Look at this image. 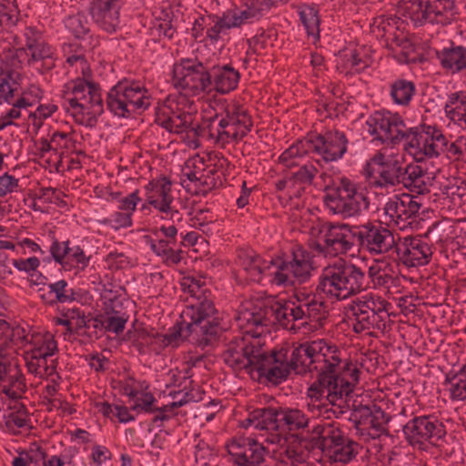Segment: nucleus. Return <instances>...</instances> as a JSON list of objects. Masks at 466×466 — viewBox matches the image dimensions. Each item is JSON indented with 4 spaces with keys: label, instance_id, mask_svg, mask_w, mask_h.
Wrapping results in <instances>:
<instances>
[{
    "label": "nucleus",
    "instance_id": "nucleus-1",
    "mask_svg": "<svg viewBox=\"0 0 466 466\" xmlns=\"http://www.w3.org/2000/svg\"><path fill=\"white\" fill-rule=\"evenodd\" d=\"M216 312L214 303L204 299L184 312L190 318V322H177L167 333L157 334L154 339L164 348H177L186 340L196 347H218L220 328L215 317Z\"/></svg>",
    "mask_w": 466,
    "mask_h": 466
},
{
    "label": "nucleus",
    "instance_id": "nucleus-2",
    "mask_svg": "<svg viewBox=\"0 0 466 466\" xmlns=\"http://www.w3.org/2000/svg\"><path fill=\"white\" fill-rule=\"evenodd\" d=\"M366 287L364 271L350 261L339 259L323 269L317 291L345 299L361 292Z\"/></svg>",
    "mask_w": 466,
    "mask_h": 466
},
{
    "label": "nucleus",
    "instance_id": "nucleus-3",
    "mask_svg": "<svg viewBox=\"0 0 466 466\" xmlns=\"http://www.w3.org/2000/svg\"><path fill=\"white\" fill-rule=\"evenodd\" d=\"M327 208L336 215L348 218L360 215L370 208V199L348 178H341L339 185L332 187L324 197Z\"/></svg>",
    "mask_w": 466,
    "mask_h": 466
},
{
    "label": "nucleus",
    "instance_id": "nucleus-4",
    "mask_svg": "<svg viewBox=\"0 0 466 466\" xmlns=\"http://www.w3.org/2000/svg\"><path fill=\"white\" fill-rule=\"evenodd\" d=\"M282 352L260 351L257 354L254 372L258 375V381L278 386L288 379L291 370L303 374L304 370L299 369V352L293 351L289 361Z\"/></svg>",
    "mask_w": 466,
    "mask_h": 466
},
{
    "label": "nucleus",
    "instance_id": "nucleus-5",
    "mask_svg": "<svg viewBox=\"0 0 466 466\" xmlns=\"http://www.w3.org/2000/svg\"><path fill=\"white\" fill-rule=\"evenodd\" d=\"M147 90L137 82H118L107 93L106 105L116 116L126 117L150 106Z\"/></svg>",
    "mask_w": 466,
    "mask_h": 466
},
{
    "label": "nucleus",
    "instance_id": "nucleus-6",
    "mask_svg": "<svg viewBox=\"0 0 466 466\" xmlns=\"http://www.w3.org/2000/svg\"><path fill=\"white\" fill-rule=\"evenodd\" d=\"M410 137L404 148L417 162L438 157L441 153L443 134L434 126L420 125L410 128Z\"/></svg>",
    "mask_w": 466,
    "mask_h": 466
},
{
    "label": "nucleus",
    "instance_id": "nucleus-7",
    "mask_svg": "<svg viewBox=\"0 0 466 466\" xmlns=\"http://www.w3.org/2000/svg\"><path fill=\"white\" fill-rule=\"evenodd\" d=\"M402 431L408 443L419 449H422L426 443L438 445L446 435L443 423L431 415L412 418L403 426Z\"/></svg>",
    "mask_w": 466,
    "mask_h": 466
},
{
    "label": "nucleus",
    "instance_id": "nucleus-8",
    "mask_svg": "<svg viewBox=\"0 0 466 466\" xmlns=\"http://www.w3.org/2000/svg\"><path fill=\"white\" fill-rule=\"evenodd\" d=\"M173 81L175 86L183 89H189L194 94L210 91L213 87L211 69H208L202 63L189 59L182 60L173 68Z\"/></svg>",
    "mask_w": 466,
    "mask_h": 466
},
{
    "label": "nucleus",
    "instance_id": "nucleus-9",
    "mask_svg": "<svg viewBox=\"0 0 466 466\" xmlns=\"http://www.w3.org/2000/svg\"><path fill=\"white\" fill-rule=\"evenodd\" d=\"M356 246L371 254H384L394 251L395 239L391 231L371 222L355 228Z\"/></svg>",
    "mask_w": 466,
    "mask_h": 466
},
{
    "label": "nucleus",
    "instance_id": "nucleus-10",
    "mask_svg": "<svg viewBox=\"0 0 466 466\" xmlns=\"http://www.w3.org/2000/svg\"><path fill=\"white\" fill-rule=\"evenodd\" d=\"M325 433L324 455L332 462L348 464L357 457L362 449L359 442L338 428L328 426Z\"/></svg>",
    "mask_w": 466,
    "mask_h": 466
},
{
    "label": "nucleus",
    "instance_id": "nucleus-11",
    "mask_svg": "<svg viewBox=\"0 0 466 466\" xmlns=\"http://www.w3.org/2000/svg\"><path fill=\"white\" fill-rule=\"evenodd\" d=\"M5 60H8L11 66L17 69L26 60L29 65H35V68L42 73L55 66L50 47L42 41L30 38L26 40L25 47L17 48L15 53L5 55Z\"/></svg>",
    "mask_w": 466,
    "mask_h": 466
},
{
    "label": "nucleus",
    "instance_id": "nucleus-12",
    "mask_svg": "<svg viewBox=\"0 0 466 466\" xmlns=\"http://www.w3.org/2000/svg\"><path fill=\"white\" fill-rule=\"evenodd\" d=\"M306 150L315 152L326 162L337 161L347 152L348 139L343 132L337 129L318 135L314 138L304 139Z\"/></svg>",
    "mask_w": 466,
    "mask_h": 466
},
{
    "label": "nucleus",
    "instance_id": "nucleus-13",
    "mask_svg": "<svg viewBox=\"0 0 466 466\" xmlns=\"http://www.w3.org/2000/svg\"><path fill=\"white\" fill-rule=\"evenodd\" d=\"M368 176L374 177V185L379 187L398 186L403 181L402 164L395 158L377 153L367 165Z\"/></svg>",
    "mask_w": 466,
    "mask_h": 466
},
{
    "label": "nucleus",
    "instance_id": "nucleus-14",
    "mask_svg": "<svg viewBox=\"0 0 466 466\" xmlns=\"http://www.w3.org/2000/svg\"><path fill=\"white\" fill-rule=\"evenodd\" d=\"M320 233H323L322 240L326 243L328 255L346 254L356 247L355 230L348 225L326 223L322 225Z\"/></svg>",
    "mask_w": 466,
    "mask_h": 466
},
{
    "label": "nucleus",
    "instance_id": "nucleus-15",
    "mask_svg": "<svg viewBox=\"0 0 466 466\" xmlns=\"http://www.w3.org/2000/svg\"><path fill=\"white\" fill-rule=\"evenodd\" d=\"M394 252L407 267L427 265L433 253L431 245L419 236L404 238L400 244L395 245Z\"/></svg>",
    "mask_w": 466,
    "mask_h": 466
},
{
    "label": "nucleus",
    "instance_id": "nucleus-16",
    "mask_svg": "<svg viewBox=\"0 0 466 466\" xmlns=\"http://www.w3.org/2000/svg\"><path fill=\"white\" fill-rule=\"evenodd\" d=\"M228 452L238 466H258L264 461L265 447L252 438H238L227 445Z\"/></svg>",
    "mask_w": 466,
    "mask_h": 466
},
{
    "label": "nucleus",
    "instance_id": "nucleus-17",
    "mask_svg": "<svg viewBox=\"0 0 466 466\" xmlns=\"http://www.w3.org/2000/svg\"><path fill=\"white\" fill-rule=\"evenodd\" d=\"M352 312L355 317L353 329L356 332H362L365 329H380V323L387 317L384 306L377 303L374 299L360 301L352 307Z\"/></svg>",
    "mask_w": 466,
    "mask_h": 466
},
{
    "label": "nucleus",
    "instance_id": "nucleus-18",
    "mask_svg": "<svg viewBox=\"0 0 466 466\" xmlns=\"http://www.w3.org/2000/svg\"><path fill=\"white\" fill-rule=\"evenodd\" d=\"M292 261L281 262L278 266V270L274 273L273 282L276 285L283 287H292L304 282L310 275L312 268L310 262L304 258H299L298 255L293 254Z\"/></svg>",
    "mask_w": 466,
    "mask_h": 466
},
{
    "label": "nucleus",
    "instance_id": "nucleus-19",
    "mask_svg": "<svg viewBox=\"0 0 466 466\" xmlns=\"http://www.w3.org/2000/svg\"><path fill=\"white\" fill-rule=\"evenodd\" d=\"M1 334H5L9 342L5 340L0 344V350H4L8 347H16L17 349L23 348L28 342L26 336H25V330L19 327L15 329H5L1 331ZM33 345L32 350H57L56 341L54 339L53 335L50 333L34 334L31 336L29 341Z\"/></svg>",
    "mask_w": 466,
    "mask_h": 466
},
{
    "label": "nucleus",
    "instance_id": "nucleus-20",
    "mask_svg": "<svg viewBox=\"0 0 466 466\" xmlns=\"http://www.w3.org/2000/svg\"><path fill=\"white\" fill-rule=\"evenodd\" d=\"M421 207L410 195L404 194L401 198L394 197L386 202L384 213L390 221L404 227L409 218L415 217Z\"/></svg>",
    "mask_w": 466,
    "mask_h": 466
},
{
    "label": "nucleus",
    "instance_id": "nucleus-21",
    "mask_svg": "<svg viewBox=\"0 0 466 466\" xmlns=\"http://www.w3.org/2000/svg\"><path fill=\"white\" fill-rule=\"evenodd\" d=\"M299 352V369H303V374L307 372L318 371L319 375H328L330 372H334L336 368L339 369L341 360L337 355H331L323 353L322 351H304V359L301 360L302 356L300 351Z\"/></svg>",
    "mask_w": 466,
    "mask_h": 466
},
{
    "label": "nucleus",
    "instance_id": "nucleus-22",
    "mask_svg": "<svg viewBox=\"0 0 466 466\" xmlns=\"http://www.w3.org/2000/svg\"><path fill=\"white\" fill-rule=\"evenodd\" d=\"M360 423L367 426L368 435L372 439H378L381 435H388L387 424L390 420L380 406L373 404L371 406H362L360 409Z\"/></svg>",
    "mask_w": 466,
    "mask_h": 466
},
{
    "label": "nucleus",
    "instance_id": "nucleus-23",
    "mask_svg": "<svg viewBox=\"0 0 466 466\" xmlns=\"http://www.w3.org/2000/svg\"><path fill=\"white\" fill-rule=\"evenodd\" d=\"M249 321H252L254 325L261 326H268L269 323L278 322L284 329L290 330L297 329L294 323H292L291 326L289 325V322H292L289 314V303L280 304L279 302H276L271 306H268L265 308L263 313L257 312L253 314Z\"/></svg>",
    "mask_w": 466,
    "mask_h": 466
},
{
    "label": "nucleus",
    "instance_id": "nucleus-24",
    "mask_svg": "<svg viewBox=\"0 0 466 466\" xmlns=\"http://www.w3.org/2000/svg\"><path fill=\"white\" fill-rule=\"evenodd\" d=\"M227 116H228V121H230L231 127H234V130H218V140L228 137L236 141L240 140L250 131L253 126L251 117L247 111L238 106H234L231 110L227 108Z\"/></svg>",
    "mask_w": 466,
    "mask_h": 466
},
{
    "label": "nucleus",
    "instance_id": "nucleus-25",
    "mask_svg": "<svg viewBox=\"0 0 466 466\" xmlns=\"http://www.w3.org/2000/svg\"><path fill=\"white\" fill-rule=\"evenodd\" d=\"M325 377V385L327 389V400L329 402L335 406L337 401H343V397L348 398L354 390L355 384L350 383L349 378H344L337 374V370L328 375L323 374ZM338 407L342 408V404L339 403Z\"/></svg>",
    "mask_w": 466,
    "mask_h": 466
},
{
    "label": "nucleus",
    "instance_id": "nucleus-26",
    "mask_svg": "<svg viewBox=\"0 0 466 466\" xmlns=\"http://www.w3.org/2000/svg\"><path fill=\"white\" fill-rule=\"evenodd\" d=\"M37 292L42 301L49 306L65 304L76 299L75 291L68 287L65 279L44 285L37 289Z\"/></svg>",
    "mask_w": 466,
    "mask_h": 466
},
{
    "label": "nucleus",
    "instance_id": "nucleus-27",
    "mask_svg": "<svg viewBox=\"0 0 466 466\" xmlns=\"http://www.w3.org/2000/svg\"><path fill=\"white\" fill-rule=\"evenodd\" d=\"M428 22L446 25L455 19V5L452 0H429Z\"/></svg>",
    "mask_w": 466,
    "mask_h": 466
},
{
    "label": "nucleus",
    "instance_id": "nucleus-28",
    "mask_svg": "<svg viewBox=\"0 0 466 466\" xmlns=\"http://www.w3.org/2000/svg\"><path fill=\"white\" fill-rule=\"evenodd\" d=\"M239 74L229 66H213L211 68V80L215 89L222 94L228 93L238 86Z\"/></svg>",
    "mask_w": 466,
    "mask_h": 466
},
{
    "label": "nucleus",
    "instance_id": "nucleus-29",
    "mask_svg": "<svg viewBox=\"0 0 466 466\" xmlns=\"http://www.w3.org/2000/svg\"><path fill=\"white\" fill-rule=\"evenodd\" d=\"M246 9L241 11H233V25L236 27L248 23V21L258 18L261 13L269 9L271 0H240Z\"/></svg>",
    "mask_w": 466,
    "mask_h": 466
},
{
    "label": "nucleus",
    "instance_id": "nucleus-30",
    "mask_svg": "<svg viewBox=\"0 0 466 466\" xmlns=\"http://www.w3.org/2000/svg\"><path fill=\"white\" fill-rule=\"evenodd\" d=\"M444 110L451 121L461 127H466V91L451 94Z\"/></svg>",
    "mask_w": 466,
    "mask_h": 466
},
{
    "label": "nucleus",
    "instance_id": "nucleus-31",
    "mask_svg": "<svg viewBox=\"0 0 466 466\" xmlns=\"http://www.w3.org/2000/svg\"><path fill=\"white\" fill-rule=\"evenodd\" d=\"M258 353L260 351H224L222 358L234 370H246L253 376Z\"/></svg>",
    "mask_w": 466,
    "mask_h": 466
},
{
    "label": "nucleus",
    "instance_id": "nucleus-32",
    "mask_svg": "<svg viewBox=\"0 0 466 466\" xmlns=\"http://www.w3.org/2000/svg\"><path fill=\"white\" fill-rule=\"evenodd\" d=\"M437 55L441 66L444 68L450 69L452 73L466 68V48L463 46L444 48Z\"/></svg>",
    "mask_w": 466,
    "mask_h": 466
},
{
    "label": "nucleus",
    "instance_id": "nucleus-33",
    "mask_svg": "<svg viewBox=\"0 0 466 466\" xmlns=\"http://www.w3.org/2000/svg\"><path fill=\"white\" fill-rule=\"evenodd\" d=\"M5 63V76L2 78L0 82V97L4 98L5 101L9 104L12 103L11 99L14 97L15 92L17 91L16 86L20 84L21 74L18 69L13 67L11 63L8 60L3 59Z\"/></svg>",
    "mask_w": 466,
    "mask_h": 466
},
{
    "label": "nucleus",
    "instance_id": "nucleus-34",
    "mask_svg": "<svg viewBox=\"0 0 466 466\" xmlns=\"http://www.w3.org/2000/svg\"><path fill=\"white\" fill-rule=\"evenodd\" d=\"M398 13L405 18H410L415 25H421L428 22L427 2L425 4L420 0L403 2L400 5Z\"/></svg>",
    "mask_w": 466,
    "mask_h": 466
},
{
    "label": "nucleus",
    "instance_id": "nucleus-35",
    "mask_svg": "<svg viewBox=\"0 0 466 466\" xmlns=\"http://www.w3.org/2000/svg\"><path fill=\"white\" fill-rule=\"evenodd\" d=\"M56 351H45L39 355L32 354L30 359L25 357L28 371L39 375H51L56 369V360H50L51 363L48 364V359L54 357Z\"/></svg>",
    "mask_w": 466,
    "mask_h": 466
},
{
    "label": "nucleus",
    "instance_id": "nucleus-36",
    "mask_svg": "<svg viewBox=\"0 0 466 466\" xmlns=\"http://www.w3.org/2000/svg\"><path fill=\"white\" fill-rule=\"evenodd\" d=\"M280 408H263L256 409L253 418H258V430L278 431L282 429V420L280 418Z\"/></svg>",
    "mask_w": 466,
    "mask_h": 466
},
{
    "label": "nucleus",
    "instance_id": "nucleus-37",
    "mask_svg": "<svg viewBox=\"0 0 466 466\" xmlns=\"http://www.w3.org/2000/svg\"><path fill=\"white\" fill-rule=\"evenodd\" d=\"M425 172L421 167L418 165H408L402 167V184L405 187L415 190L417 193H422L426 189L424 181Z\"/></svg>",
    "mask_w": 466,
    "mask_h": 466
},
{
    "label": "nucleus",
    "instance_id": "nucleus-38",
    "mask_svg": "<svg viewBox=\"0 0 466 466\" xmlns=\"http://www.w3.org/2000/svg\"><path fill=\"white\" fill-rule=\"evenodd\" d=\"M445 384L451 393V398L457 400H466V371L464 368L458 372H449L446 375Z\"/></svg>",
    "mask_w": 466,
    "mask_h": 466
},
{
    "label": "nucleus",
    "instance_id": "nucleus-39",
    "mask_svg": "<svg viewBox=\"0 0 466 466\" xmlns=\"http://www.w3.org/2000/svg\"><path fill=\"white\" fill-rule=\"evenodd\" d=\"M389 119L386 114L376 112L367 124L370 126V133L376 135L381 141H387L393 138L391 127H390Z\"/></svg>",
    "mask_w": 466,
    "mask_h": 466
},
{
    "label": "nucleus",
    "instance_id": "nucleus-40",
    "mask_svg": "<svg viewBox=\"0 0 466 466\" xmlns=\"http://www.w3.org/2000/svg\"><path fill=\"white\" fill-rule=\"evenodd\" d=\"M280 416L279 420H282V428L286 426L289 431L304 429L309 424L307 416L298 409L280 408Z\"/></svg>",
    "mask_w": 466,
    "mask_h": 466
},
{
    "label": "nucleus",
    "instance_id": "nucleus-41",
    "mask_svg": "<svg viewBox=\"0 0 466 466\" xmlns=\"http://www.w3.org/2000/svg\"><path fill=\"white\" fill-rule=\"evenodd\" d=\"M326 427L317 425L312 431L311 436H299L300 447L304 453L319 450L324 454V442L326 441Z\"/></svg>",
    "mask_w": 466,
    "mask_h": 466
},
{
    "label": "nucleus",
    "instance_id": "nucleus-42",
    "mask_svg": "<svg viewBox=\"0 0 466 466\" xmlns=\"http://www.w3.org/2000/svg\"><path fill=\"white\" fill-rule=\"evenodd\" d=\"M415 86L410 81L399 79L391 85L390 96L399 105H408L414 95Z\"/></svg>",
    "mask_w": 466,
    "mask_h": 466
},
{
    "label": "nucleus",
    "instance_id": "nucleus-43",
    "mask_svg": "<svg viewBox=\"0 0 466 466\" xmlns=\"http://www.w3.org/2000/svg\"><path fill=\"white\" fill-rule=\"evenodd\" d=\"M65 25L77 39H83L90 31V23L87 17L81 13L69 15L65 20Z\"/></svg>",
    "mask_w": 466,
    "mask_h": 466
},
{
    "label": "nucleus",
    "instance_id": "nucleus-44",
    "mask_svg": "<svg viewBox=\"0 0 466 466\" xmlns=\"http://www.w3.org/2000/svg\"><path fill=\"white\" fill-rule=\"evenodd\" d=\"M441 153L452 161L464 160L466 158V137H460L454 142L449 143L443 136Z\"/></svg>",
    "mask_w": 466,
    "mask_h": 466
},
{
    "label": "nucleus",
    "instance_id": "nucleus-45",
    "mask_svg": "<svg viewBox=\"0 0 466 466\" xmlns=\"http://www.w3.org/2000/svg\"><path fill=\"white\" fill-rule=\"evenodd\" d=\"M306 147L304 140H299L293 144L280 155L279 158V163L283 164L287 168L299 166V163L295 159L310 153L309 150H306Z\"/></svg>",
    "mask_w": 466,
    "mask_h": 466
},
{
    "label": "nucleus",
    "instance_id": "nucleus-46",
    "mask_svg": "<svg viewBox=\"0 0 466 466\" xmlns=\"http://www.w3.org/2000/svg\"><path fill=\"white\" fill-rule=\"evenodd\" d=\"M299 15L308 34L319 35L320 23L319 9L314 5H304L299 11Z\"/></svg>",
    "mask_w": 466,
    "mask_h": 466
},
{
    "label": "nucleus",
    "instance_id": "nucleus-47",
    "mask_svg": "<svg viewBox=\"0 0 466 466\" xmlns=\"http://www.w3.org/2000/svg\"><path fill=\"white\" fill-rule=\"evenodd\" d=\"M285 442L287 445L284 448L282 454L292 461H303L305 454L302 447H300L299 435L290 434L289 437L285 438Z\"/></svg>",
    "mask_w": 466,
    "mask_h": 466
},
{
    "label": "nucleus",
    "instance_id": "nucleus-48",
    "mask_svg": "<svg viewBox=\"0 0 466 466\" xmlns=\"http://www.w3.org/2000/svg\"><path fill=\"white\" fill-rule=\"evenodd\" d=\"M172 240L160 239L157 242L150 239V247L157 256H163L167 262L177 264L180 261V255L176 253L170 247Z\"/></svg>",
    "mask_w": 466,
    "mask_h": 466
},
{
    "label": "nucleus",
    "instance_id": "nucleus-49",
    "mask_svg": "<svg viewBox=\"0 0 466 466\" xmlns=\"http://www.w3.org/2000/svg\"><path fill=\"white\" fill-rule=\"evenodd\" d=\"M117 0H103L98 5V16L105 24L114 25L118 19Z\"/></svg>",
    "mask_w": 466,
    "mask_h": 466
},
{
    "label": "nucleus",
    "instance_id": "nucleus-50",
    "mask_svg": "<svg viewBox=\"0 0 466 466\" xmlns=\"http://www.w3.org/2000/svg\"><path fill=\"white\" fill-rule=\"evenodd\" d=\"M170 116V122L175 126V133L177 134L187 132L193 124L194 116L189 112L181 111L180 109H172Z\"/></svg>",
    "mask_w": 466,
    "mask_h": 466
},
{
    "label": "nucleus",
    "instance_id": "nucleus-51",
    "mask_svg": "<svg viewBox=\"0 0 466 466\" xmlns=\"http://www.w3.org/2000/svg\"><path fill=\"white\" fill-rule=\"evenodd\" d=\"M318 169L311 164H303L289 177V181L299 184H311Z\"/></svg>",
    "mask_w": 466,
    "mask_h": 466
},
{
    "label": "nucleus",
    "instance_id": "nucleus-52",
    "mask_svg": "<svg viewBox=\"0 0 466 466\" xmlns=\"http://www.w3.org/2000/svg\"><path fill=\"white\" fill-rule=\"evenodd\" d=\"M105 312L103 316H113V317H128L129 314L126 311L123 307V302L116 295L106 298L105 301Z\"/></svg>",
    "mask_w": 466,
    "mask_h": 466
},
{
    "label": "nucleus",
    "instance_id": "nucleus-53",
    "mask_svg": "<svg viewBox=\"0 0 466 466\" xmlns=\"http://www.w3.org/2000/svg\"><path fill=\"white\" fill-rule=\"evenodd\" d=\"M85 109L95 110V114H102L103 100L99 92L98 85L93 83L90 84L88 100L84 102Z\"/></svg>",
    "mask_w": 466,
    "mask_h": 466
},
{
    "label": "nucleus",
    "instance_id": "nucleus-54",
    "mask_svg": "<svg viewBox=\"0 0 466 466\" xmlns=\"http://www.w3.org/2000/svg\"><path fill=\"white\" fill-rule=\"evenodd\" d=\"M101 324L102 326L110 332H114L116 334H118L122 332L125 329L126 323L129 319L128 317L124 316H101Z\"/></svg>",
    "mask_w": 466,
    "mask_h": 466
},
{
    "label": "nucleus",
    "instance_id": "nucleus-55",
    "mask_svg": "<svg viewBox=\"0 0 466 466\" xmlns=\"http://www.w3.org/2000/svg\"><path fill=\"white\" fill-rule=\"evenodd\" d=\"M148 186L152 187V189L161 198V200L172 203L171 181L167 177H163L156 182L152 181Z\"/></svg>",
    "mask_w": 466,
    "mask_h": 466
},
{
    "label": "nucleus",
    "instance_id": "nucleus-56",
    "mask_svg": "<svg viewBox=\"0 0 466 466\" xmlns=\"http://www.w3.org/2000/svg\"><path fill=\"white\" fill-rule=\"evenodd\" d=\"M64 193L54 187H41L37 195V198L46 203H54L57 206H66V202L62 199Z\"/></svg>",
    "mask_w": 466,
    "mask_h": 466
},
{
    "label": "nucleus",
    "instance_id": "nucleus-57",
    "mask_svg": "<svg viewBox=\"0 0 466 466\" xmlns=\"http://www.w3.org/2000/svg\"><path fill=\"white\" fill-rule=\"evenodd\" d=\"M20 367L17 360L0 351V381H5L7 376Z\"/></svg>",
    "mask_w": 466,
    "mask_h": 466
},
{
    "label": "nucleus",
    "instance_id": "nucleus-58",
    "mask_svg": "<svg viewBox=\"0 0 466 466\" xmlns=\"http://www.w3.org/2000/svg\"><path fill=\"white\" fill-rule=\"evenodd\" d=\"M8 383L4 385L2 388L17 389L19 391H26L27 386L25 383V378L23 374L20 367L15 369V371L11 372L5 380Z\"/></svg>",
    "mask_w": 466,
    "mask_h": 466
},
{
    "label": "nucleus",
    "instance_id": "nucleus-59",
    "mask_svg": "<svg viewBox=\"0 0 466 466\" xmlns=\"http://www.w3.org/2000/svg\"><path fill=\"white\" fill-rule=\"evenodd\" d=\"M135 380L133 377H128L125 380H112V386L114 389L119 390V392L123 395H127L130 399L137 397L138 390L134 387Z\"/></svg>",
    "mask_w": 466,
    "mask_h": 466
},
{
    "label": "nucleus",
    "instance_id": "nucleus-60",
    "mask_svg": "<svg viewBox=\"0 0 466 466\" xmlns=\"http://www.w3.org/2000/svg\"><path fill=\"white\" fill-rule=\"evenodd\" d=\"M69 248V241L61 243L56 239L54 240L50 247V253L52 258L56 262L62 265L64 263V258H67Z\"/></svg>",
    "mask_w": 466,
    "mask_h": 466
},
{
    "label": "nucleus",
    "instance_id": "nucleus-61",
    "mask_svg": "<svg viewBox=\"0 0 466 466\" xmlns=\"http://www.w3.org/2000/svg\"><path fill=\"white\" fill-rule=\"evenodd\" d=\"M45 404L48 411H53L55 409L60 410L64 414H73L76 410L66 400L56 398L46 397Z\"/></svg>",
    "mask_w": 466,
    "mask_h": 466
},
{
    "label": "nucleus",
    "instance_id": "nucleus-62",
    "mask_svg": "<svg viewBox=\"0 0 466 466\" xmlns=\"http://www.w3.org/2000/svg\"><path fill=\"white\" fill-rule=\"evenodd\" d=\"M18 187V179L8 173L0 176V198L13 193Z\"/></svg>",
    "mask_w": 466,
    "mask_h": 466
},
{
    "label": "nucleus",
    "instance_id": "nucleus-63",
    "mask_svg": "<svg viewBox=\"0 0 466 466\" xmlns=\"http://www.w3.org/2000/svg\"><path fill=\"white\" fill-rule=\"evenodd\" d=\"M93 83L94 82L91 81L75 82L72 87V94L75 96V100L86 102V100H88L90 84Z\"/></svg>",
    "mask_w": 466,
    "mask_h": 466
},
{
    "label": "nucleus",
    "instance_id": "nucleus-64",
    "mask_svg": "<svg viewBox=\"0 0 466 466\" xmlns=\"http://www.w3.org/2000/svg\"><path fill=\"white\" fill-rule=\"evenodd\" d=\"M139 200L138 190H135L119 201L118 208L131 216Z\"/></svg>",
    "mask_w": 466,
    "mask_h": 466
}]
</instances>
